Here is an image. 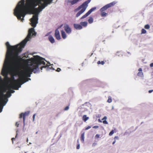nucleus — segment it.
<instances>
[{
    "instance_id": "obj_43",
    "label": "nucleus",
    "mask_w": 153,
    "mask_h": 153,
    "mask_svg": "<svg viewBox=\"0 0 153 153\" xmlns=\"http://www.w3.org/2000/svg\"><path fill=\"white\" fill-rule=\"evenodd\" d=\"M150 66L151 67H153V63H151L150 65Z\"/></svg>"
},
{
    "instance_id": "obj_20",
    "label": "nucleus",
    "mask_w": 153,
    "mask_h": 153,
    "mask_svg": "<svg viewBox=\"0 0 153 153\" xmlns=\"http://www.w3.org/2000/svg\"><path fill=\"white\" fill-rule=\"evenodd\" d=\"M101 15L102 17H105L107 15V13H105V12L103 11H100Z\"/></svg>"
},
{
    "instance_id": "obj_61",
    "label": "nucleus",
    "mask_w": 153,
    "mask_h": 153,
    "mask_svg": "<svg viewBox=\"0 0 153 153\" xmlns=\"http://www.w3.org/2000/svg\"><path fill=\"white\" fill-rule=\"evenodd\" d=\"M48 64H50V63H49V62H48Z\"/></svg>"
},
{
    "instance_id": "obj_15",
    "label": "nucleus",
    "mask_w": 153,
    "mask_h": 153,
    "mask_svg": "<svg viewBox=\"0 0 153 153\" xmlns=\"http://www.w3.org/2000/svg\"><path fill=\"white\" fill-rule=\"evenodd\" d=\"M96 8H97L96 7H93L91 9L87 12L90 15L91 13V12L95 10Z\"/></svg>"
},
{
    "instance_id": "obj_2",
    "label": "nucleus",
    "mask_w": 153,
    "mask_h": 153,
    "mask_svg": "<svg viewBox=\"0 0 153 153\" xmlns=\"http://www.w3.org/2000/svg\"><path fill=\"white\" fill-rule=\"evenodd\" d=\"M116 3H117V2L116 1H113L112 2H111L109 4H107L106 5H105L103 7H102L100 9V11H103L106 10L108 8L114 6L115 4H116Z\"/></svg>"
},
{
    "instance_id": "obj_28",
    "label": "nucleus",
    "mask_w": 153,
    "mask_h": 153,
    "mask_svg": "<svg viewBox=\"0 0 153 153\" xmlns=\"http://www.w3.org/2000/svg\"><path fill=\"white\" fill-rule=\"evenodd\" d=\"M69 109V106H66L65 108L64 109V110L65 111H67Z\"/></svg>"
},
{
    "instance_id": "obj_36",
    "label": "nucleus",
    "mask_w": 153,
    "mask_h": 153,
    "mask_svg": "<svg viewBox=\"0 0 153 153\" xmlns=\"http://www.w3.org/2000/svg\"><path fill=\"white\" fill-rule=\"evenodd\" d=\"M119 139V138L118 137V136H115L114 137V139L115 140H118Z\"/></svg>"
},
{
    "instance_id": "obj_56",
    "label": "nucleus",
    "mask_w": 153,
    "mask_h": 153,
    "mask_svg": "<svg viewBox=\"0 0 153 153\" xmlns=\"http://www.w3.org/2000/svg\"><path fill=\"white\" fill-rule=\"evenodd\" d=\"M38 131L36 132V134H37L38 133Z\"/></svg>"
},
{
    "instance_id": "obj_37",
    "label": "nucleus",
    "mask_w": 153,
    "mask_h": 153,
    "mask_svg": "<svg viewBox=\"0 0 153 153\" xmlns=\"http://www.w3.org/2000/svg\"><path fill=\"white\" fill-rule=\"evenodd\" d=\"M61 71V69L59 68H57V70H56V71H58V72H59Z\"/></svg>"
},
{
    "instance_id": "obj_48",
    "label": "nucleus",
    "mask_w": 153,
    "mask_h": 153,
    "mask_svg": "<svg viewBox=\"0 0 153 153\" xmlns=\"http://www.w3.org/2000/svg\"><path fill=\"white\" fill-rule=\"evenodd\" d=\"M15 139V138H12V139H11V140H12V143H13V140L14 139Z\"/></svg>"
},
{
    "instance_id": "obj_42",
    "label": "nucleus",
    "mask_w": 153,
    "mask_h": 153,
    "mask_svg": "<svg viewBox=\"0 0 153 153\" xmlns=\"http://www.w3.org/2000/svg\"><path fill=\"white\" fill-rule=\"evenodd\" d=\"M105 64V62L104 61H102L101 62V64L102 65H103Z\"/></svg>"
},
{
    "instance_id": "obj_62",
    "label": "nucleus",
    "mask_w": 153,
    "mask_h": 153,
    "mask_svg": "<svg viewBox=\"0 0 153 153\" xmlns=\"http://www.w3.org/2000/svg\"><path fill=\"white\" fill-rule=\"evenodd\" d=\"M25 152V153H27V152Z\"/></svg>"
},
{
    "instance_id": "obj_22",
    "label": "nucleus",
    "mask_w": 153,
    "mask_h": 153,
    "mask_svg": "<svg viewBox=\"0 0 153 153\" xmlns=\"http://www.w3.org/2000/svg\"><path fill=\"white\" fill-rule=\"evenodd\" d=\"M55 36L57 40H59L61 39V37L60 34L55 35Z\"/></svg>"
},
{
    "instance_id": "obj_29",
    "label": "nucleus",
    "mask_w": 153,
    "mask_h": 153,
    "mask_svg": "<svg viewBox=\"0 0 153 153\" xmlns=\"http://www.w3.org/2000/svg\"><path fill=\"white\" fill-rule=\"evenodd\" d=\"M103 124H108V122L106 120H104L102 122Z\"/></svg>"
},
{
    "instance_id": "obj_50",
    "label": "nucleus",
    "mask_w": 153,
    "mask_h": 153,
    "mask_svg": "<svg viewBox=\"0 0 153 153\" xmlns=\"http://www.w3.org/2000/svg\"><path fill=\"white\" fill-rule=\"evenodd\" d=\"M96 144V143H94L93 144L92 146H95Z\"/></svg>"
},
{
    "instance_id": "obj_30",
    "label": "nucleus",
    "mask_w": 153,
    "mask_h": 153,
    "mask_svg": "<svg viewBox=\"0 0 153 153\" xmlns=\"http://www.w3.org/2000/svg\"><path fill=\"white\" fill-rule=\"evenodd\" d=\"M26 54H27L26 53H23V55H24L23 57H25L26 58H27V57H29L28 55L27 56V55H26Z\"/></svg>"
},
{
    "instance_id": "obj_3",
    "label": "nucleus",
    "mask_w": 153,
    "mask_h": 153,
    "mask_svg": "<svg viewBox=\"0 0 153 153\" xmlns=\"http://www.w3.org/2000/svg\"><path fill=\"white\" fill-rule=\"evenodd\" d=\"M91 0H87L84 2L81 5L79 6L77 8L74 10L75 12H76L81 8L82 9L83 7H85L86 6H88V4L91 2Z\"/></svg>"
},
{
    "instance_id": "obj_14",
    "label": "nucleus",
    "mask_w": 153,
    "mask_h": 153,
    "mask_svg": "<svg viewBox=\"0 0 153 153\" xmlns=\"http://www.w3.org/2000/svg\"><path fill=\"white\" fill-rule=\"evenodd\" d=\"M89 119V117H87V116L86 115H84L82 117V119L85 122H86Z\"/></svg>"
},
{
    "instance_id": "obj_46",
    "label": "nucleus",
    "mask_w": 153,
    "mask_h": 153,
    "mask_svg": "<svg viewBox=\"0 0 153 153\" xmlns=\"http://www.w3.org/2000/svg\"><path fill=\"white\" fill-rule=\"evenodd\" d=\"M119 52H117L116 54V55H117L119 56H120V55L119 54Z\"/></svg>"
},
{
    "instance_id": "obj_41",
    "label": "nucleus",
    "mask_w": 153,
    "mask_h": 153,
    "mask_svg": "<svg viewBox=\"0 0 153 153\" xmlns=\"http://www.w3.org/2000/svg\"><path fill=\"white\" fill-rule=\"evenodd\" d=\"M138 71H139V72H142V69L141 68H139V69H138Z\"/></svg>"
},
{
    "instance_id": "obj_55",
    "label": "nucleus",
    "mask_w": 153,
    "mask_h": 153,
    "mask_svg": "<svg viewBox=\"0 0 153 153\" xmlns=\"http://www.w3.org/2000/svg\"><path fill=\"white\" fill-rule=\"evenodd\" d=\"M83 64H84V63H82V66H83Z\"/></svg>"
},
{
    "instance_id": "obj_59",
    "label": "nucleus",
    "mask_w": 153,
    "mask_h": 153,
    "mask_svg": "<svg viewBox=\"0 0 153 153\" xmlns=\"http://www.w3.org/2000/svg\"><path fill=\"white\" fill-rule=\"evenodd\" d=\"M29 144H31V143H30H30H29Z\"/></svg>"
},
{
    "instance_id": "obj_47",
    "label": "nucleus",
    "mask_w": 153,
    "mask_h": 153,
    "mask_svg": "<svg viewBox=\"0 0 153 153\" xmlns=\"http://www.w3.org/2000/svg\"><path fill=\"white\" fill-rule=\"evenodd\" d=\"M101 62H100V61H99L97 62V63L98 64H101Z\"/></svg>"
},
{
    "instance_id": "obj_34",
    "label": "nucleus",
    "mask_w": 153,
    "mask_h": 153,
    "mask_svg": "<svg viewBox=\"0 0 153 153\" xmlns=\"http://www.w3.org/2000/svg\"><path fill=\"white\" fill-rule=\"evenodd\" d=\"M98 128H99V126H94L93 127V128H95V129Z\"/></svg>"
},
{
    "instance_id": "obj_32",
    "label": "nucleus",
    "mask_w": 153,
    "mask_h": 153,
    "mask_svg": "<svg viewBox=\"0 0 153 153\" xmlns=\"http://www.w3.org/2000/svg\"><path fill=\"white\" fill-rule=\"evenodd\" d=\"M91 127L90 126H88L87 127L85 128V130H87L91 128Z\"/></svg>"
},
{
    "instance_id": "obj_25",
    "label": "nucleus",
    "mask_w": 153,
    "mask_h": 153,
    "mask_svg": "<svg viewBox=\"0 0 153 153\" xmlns=\"http://www.w3.org/2000/svg\"><path fill=\"white\" fill-rule=\"evenodd\" d=\"M146 32V30L144 29H142L141 30V34H145Z\"/></svg>"
},
{
    "instance_id": "obj_16",
    "label": "nucleus",
    "mask_w": 153,
    "mask_h": 153,
    "mask_svg": "<svg viewBox=\"0 0 153 153\" xmlns=\"http://www.w3.org/2000/svg\"><path fill=\"white\" fill-rule=\"evenodd\" d=\"M23 132H25V131L26 128H25V119L24 117L23 119Z\"/></svg>"
},
{
    "instance_id": "obj_49",
    "label": "nucleus",
    "mask_w": 153,
    "mask_h": 153,
    "mask_svg": "<svg viewBox=\"0 0 153 153\" xmlns=\"http://www.w3.org/2000/svg\"><path fill=\"white\" fill-rule=\"evenodd\" d=\"M62 25H60V26L58 27V29H59V28H61V27L62 26Z\"/></svg>"
},
{
    "instance_id": "obj_58",
    "label": "nucleus",
    "mask_w": 153,
    "mask_h": 153,
    "mask_svg": "<svg viewBox=\"0 0 153 153\" xmlns=\"http://www.w3.org/2000/svg\"><path fill=\"white\" fill-rule=\"evenodd\" d=\"M114 108V107L113 106H112V109H113Z\"/></svg>"
},
{
    "instance_id": "obj_53",
    "label": "nucleus",
    "mask_w": 153,
    "mask_h": 153,
    "mask_svg": "<svg viewBox=\"0 0 153 153\" xmlns=\"http://www.w3.org/2000/svg\"><path fill=\"white\" fill-rule=\"evenodd\" d=\"M17 134H17V133L16 134V137L17 136Z\"/></svg>"
},
{
    "instance_id": "obj_9",
    "label": "nucleus",
    "mask_w": 153,
    "mask_h": 153,
    "mask_svg": "<svg viewBox=\"0 0 153 153\" xmlns=\"http://www.w3.org/2000/svg\"><path fill=\"white\" fill-rule=\"evenodd\" d=\"M48 39L50 42L52 44L55 42V40L53 36L50 35L48 36Z\"/></svg>"
},
{
    "instance_id": "obj_39",
    "label": "nucleus",
    "mask_w": 153,
    "mask_h": 153,
    "mask_svg": "<svg viewBox=\"0 0 153 153\" xmlns=\"http://www.w3.org/2000/svg\"><path fill=\"white\" fill-rule=\"evenodd\" d=\"M36 114H34L33 116V121L35 118V116Z\"/></svg>"
},
{
    "instance_id": "obj_21",
    "label": "nucleus",
    "mask_w": 153,
    "mask_h": 153,
    "mask_svg": "<svg viewBox=\"0 0 153 153\" xmlns=\"http://www.w3.org/2000/svg\"><path fill=\"white\" fill-rule=\"evenodd\" d=\"M138 76L143 77V73L142 72H139L137 74Z\"/></svg>"
},
{
    "instance_id": "obj_8",
    "label": "nucleus",
    "mask_w": 153,
    "mask_h": 153,
    "mask_svg": "<svg viewBox=\"0 0 153 153\" xmlns=\"http://www.w3.org/2000/svg\"><path fill=\"white\" fill-rule=\"evenodd\" d=\"M74 27L76 30H81L82 29V27L80 24H75L74 25Z\"/></svg>"
},
{
    "instance_id": "obj_33",
    "label": "nucleus",
    "mask_w": 153,
    "mask_h": 153,
    "mask_svg": "<svg viewBox=\"0 0 153 153\" xmlns=\"http://www.w3.org/2000/svg\"><path fill=\"white\" fill-rule=\"evenodd\" d=\"M23 113H22L20 114L19 116L20 118H22V117H23Z\"/></svg>"
},
{
    "instance_id": "obj_1",
    "label": "nucleus",
    "mask_w": 153,
    "mask_h": 153,
    "mask_svg": "<svg viewBox=\"0 0 153 153\" xmlns=\"http://www.w3.org/2000/svg\"><path fill=\"white\" fill-rule=\"evenodd\" d=\"M48 0H21L19 1L14 9V14L19 20L22 22L24 20V17L29 12L30 14H33L30 19V25L33 27L28 30V33L26 37L19 44L15 46L11 45L9 42H7L5 45L7 48H24L27 42L30 40L32 36L36 34L34 27H36L38 23L39 13L47 7L50 3Z\"/></svg>"
},
{
    "instance_id": "obj_51",
    "label": "nucleus",
    "mask_w": 153,
    "mask_h": 153,
    "mask_svg": "<svg viewBox=\"0 0 153 153\" xmlns=\"http://www.w3.org/2000/svg\"><path fill=\"white\" fill-rule=\"evenodd\" d=\"M115 142H116V140H114V141L112 143V144H114L115 143Z\"/></svg>"
},
{
    "instance_id": "obj_52",
    "label": "nucleus",
    "mask_w": 153,
    "mask_h": 153,
    "mask_svg": "<svg viewBox=\"0 0 153 153\" xmlns=\"http://www.w3.org/2000/svg\"><path fill=\"white\" fill-rule=\"evenodd\" d=\"M98 120H99V121L100 122H102V121L101 120H100V119H99Z\"/></svg>"
},
{
    "instance_id": "obj_23",
    "label": "nucleus",
    "mask_w": 153,
    "mask_h": 153,
    "mask_svg": "<svg viewBox=\"0 0 153 153\" xmlns=\"http://www.w3.org/2000/svg\"><path fill=\"white\" fill-rule=\"evenodd\" d=\"M59 34H60L59 31L58 29H56L55 31V35Z\"/></svg>"
},
{
    "instance_id": "obj_24",
    "label": "nucleus",
    "mask_w": 153,
    "mask_h": 153,
    "mask_svg": "<svg viewBox=\"0 0 153 153\" xmlns=\"http://www.w3.org/2000/svg\"><path fill=\"white\" fill-rule=\"evenodd\" d=\"M112 100L111 97L110 96H109L108 97L107 102H108L109 103H111L112 102Z\"/></svg>"
},
{
    "instance_id": "obj_26",
    "label": "nucleus",
    "mask_w": 153,
    "mask_h": 153,
    "mask_svg": "<svg viewBox=\"0 0 153 153\" xmlns=\"http://www.w3.org/2000/svg\"><path fill=\"white\" fill-rule=\"evenodd\" d=\"M144 27L146 29H149L150 28V26L149 25L147 24Z\"/></svg>"
},
{
    "instance_id": "obj_6",
    "label": "nucleus",
    "mask_w": 153,
    "mask_h": 153,
    "mask_svg": "<svg viewBox=\"0 0 153 153\" xmlns=\"http://www.w3.org/2000/svg\"><path fill=\"white\" fill-rule=\"evenodd\" d=\"M80 0H66L65 1L67 3L68 5H69V4L70 3L71 5H73L74 4L77 3Z\"/></svg>"
},
{
    "instance_id": "obj_10",
    "label": "nucleus",
    "mask_w": 153,
    "mask_h": 153,
    "mask_svg": "<svg viewBox=\"0 0 153 153\" xmlns=\"http://www.w3.org/2000/svg\"><path fill=\"white\" fill-rule=\"evenodd\" d=\"M46 68V70L47 71H49L50 70H51V69H52L53 70H54V68H53L52 67H51V68L49 67V66H48V64L47 65H45V66H43L41 68V70L42 69V68Z\"/></svg>"
},
{
    "instance_id": "obj_35",
    "label": "nucleus",
    "mask_w": 153,
    "mask_h": 153,
    "mask_svg": "<svg viewBox=\"0 0 153 153\" xmlns=\"http://www.w3.org/2000/svg\"><path fill=\"white\" fill-rule=\"evenodd\" d=\"M107 119V117L106 116H104L103 118L102 119V120H106Z\"/></svg>"
},
{
    "instance_id": "obj_63",
    "label": "nucleus",
    "mask_w": 153,
    "mask_h": 153,
    "mask_svg": "<svg viewBox=\"0 0 153 153\" xmlns=\"http://www.w3.org/2000/svg\"><path fill=\"white\" fill-rule=\"evenodd\" d=\"M33 153H35L34 152H33Z\"/></svg>"
},
{
    "instance_id": "obj_11",
    "label": "nucleus",
    "mask_w": 153,
    "mask_h": 153,
    "mask_svg": "<svg viewBox=\"0 0 153 153\" xmlns=\"http://www.w3.org/2000/svg\"><path fill=\"white\" fill-rule=\"evenodd\" d=\"M61 32L62 37L64 39H65L67 37V36L65 32L63 30H62Z\"/></svg>"
},
{
    "instance_id": "obj_18",
    "label": "nucleus",
    "mask_w": 153,
    "mask_h": 153,
    "mask_svg": "<svg viewBox=\"0 0 153 153\" xmlns=\"http://www.w3.org/2000/svg\"><path fill=\"white\" fill-rule=\"evenodd\" d=\"M88 23L89 24L92 23L93 22V18L91 16H90L89 17V19H88Z\"/></svg>"
},
{
    "instance_id": "obj_38",
    "label": "nucleus",
    "mask_w": 153,
    "mask_h": 153,
    "mask_svg": "<svg viewBox=\"0 0 153 153\" xmlns=\"http://www.w3.org/2000/svg\"><path fill=\"white\" fill-rule=\"evenodd\" d=\"M51 33V32H48V33L45 35V36H48L50 34V33Z\"/></svg>"
},
{
    "instance_id": "obj_27",
    "label": "nucleus",
    "mask_w": 153,
    "mask_h": 153,
    "mask_svg": "<svg viewBox=\"0 0 153 153\" xmlns=\"http://www.w3.org/2000/svg\"><path fill=\"white\" fill-rule=\"evenodd\" d=\"M114 133V131L113 130H112L109 133V136H111Z\"/></svg>"
},
{
    "instance_id": "obj_54",
    "label": "nucleus",
    "mask_w": 153,
    "mask_h": 153,
    "mask_svg": "<svg viewBox=\"0 0 153 153\" xmlns=\"http://www.w3.org/2000/svg\"><path fill=\"white\" fill-rule=\"evenodd\" d=\"M77 142L78 143H79V140H77Z\"/></svg>"
},
{
    "instance_id": "obj_31",
    "label": "nucleus",
    "mask_w": 153,
    "mask_h": 153,
    "mask_svg": "<svg viewBox=\"0 0 153 153\" xmlns=\"http://www.w3.org/2000/svg\"><path fill=\"white\" fill-rule=\"evenodd\" d=\"M80 148V144L79 143L78 144H77V146H76V149H78Z\"/></svg>"
},
{
    "instance_id": "obj_5",
    "label": "nucleus",
    "mask_w": 153,
    "mask_h": 153,
    "mask_svg": "<svg viewBox=\"0 0 153 153\" xmlns=\"http://www.w3.org/2000/svg\"><path fill=\"white\" fill-rule=\"evenodd\" d=\"M64 30L66 33L68 34H70L71 32V30L68 25L65 24L64 25Z\"/></svg>"
},
{
    "instance_id": "obj_12",
    "label": "nucleus",
    "mask_w": 153,
    "mask_h": 153,
    "mask_svg": "<svg viewBox=\"0 0 153 153\" xmlns=\"http://www.w3.org/2000/svg\"><path fill=\"white\" fill-rule=\"evenodd\" d=\"M80 24L82 26L85 27L87 25L88 23L86 21L81 22H80Z\"/></svg>"
},
{
    "instance_id": "obj_44",
    "label": "nucleus",
    "mask_w": 153,
    "mask_h": 153,
    "mask_svg": "<svg viewBox=\"0 0 153 153\" xmlns=\"http://www.w3.org/2000/svg\"><path fill=\"white\" fill-rule=\"evenodd\" d=\"M153 91V90H150L149 91V93H151Z\"/></svg>"
},
{
    "instance_id": "obj_4",
    "label": "nucleus",
    "mask_w": 153,
    "mask_h": 153,
    "mask_svg": "<svg viewBox=\"0 0 153 153\" xmlns=\"http://www.w3.org/2000/svg\"><path fill=\"white\" fill-rule=\"evenodd\" d=\"M90 105L89 102H86L84 104L80 106V111L83 112L86 111L88 109V107Z\"/></svg>"
},
{
    "instance_id": "obj_60",
    "label": "nucleus",
    "mask_w": 153,
    "mask_h": 153,
    "mask_svg": "<svg viewBox=\"0 0 153 153\" xmlns=\"http://www.w3.org/2000/svg\"><path fill=\"white\" fill-rule=\"evenodd\" d=\"M18 130H17L16 131V132H17V133L18 132Z\"/></svg>"
},
{
    "instance_id": "obj_40",
    "label": "nucleus",
    "mask_w": 153,
    "mask_h": 153,
    "mask_svg": "<svg viewBox=\"0 0 153 153\" xmlns=\"http://www.w3.org/2000/svg\"><path fill=\"white\" fill-rule=\"evenodd\" d=\"M19 124L18 123V122H16V126L17 127H18L19 126Z\"/></svg>"
},
{
    "instance_id": "obj_19",
    "label": "nucleus",
    "mask_w": 153,
    "mask_h": 153,
    "mask_svg": "<svg viewBox=\"0 0 153 153\" xmlns=\"http://www.w3.org/2000/svg\"><path fill=\"white\" fill-rule=\"evenodd\" d=\"M89 14L88 13V12L86 13L85 15H83L81 18H80V19H84L87 16H88Z\"/></svg>"
},
{
    "instance_id": "obj_57",
    "label": "nucleus",
    "mask_w": 153,
    "mask_h": 153,
    "mask_svg": "<svg viewBox=\"0 0 153 153\" xmlns=\"http://www.w3.org/2000/svg\"><path fill=\"white\" fill-rule=\"evenodd\" d=\"M27 142H28V138L27 139Z\"/></svg>"
},
{
    "instance_id": "obj_17",
    "label": "nucleus",
    "mask_w": 153,
    "mask_h": 153,
    "mask_svg": "<svg viewBox=\"0 0 153 153\" xmlns=\"http://www.w3.org/2000/svg\"><path fill=\"white\" fill-rule=\"evenodd\" d=\"M30 111H27L25 112L23 114V118L24 117L25 119V116H27L30 113Z\"/></svg>"
},
{
    "instance_id": "obj_7",
    "label": "nucleus",
    "mask_w": 153,
    "mask_h": 153,
    "mask_svg": "<svg viewBox=\"0 0 153 153\" xmlns=\"http://www.w3.org/2000/svg\"><path fill=\"white\" fill-rule=\"evenodd\" d=\"M88 6H86L85 7H83L82 9L79 11L76 14V17H78L79 16L82 14L86 10Z\"/></svg>"
},
{
    "instance_id": "obj_45",
    "label": "nucleus",
    "mask_w": 153,
    "mask_h": 153,
    "mask_svg": "<svg viewBox=\"0 0 153 153\" xmlns=\"http://www.w3.org/2000/svg\"><path fill=\"white\" fill-rule=\"evenodd\" d=\"M95 137L97 138H99V135L97 134L96 135Z\"/></svg>"
},
{
    "instance_id": "obj_13",
    "label": "nucleus",
    "mask_w": 153,
    "mask_h": 153,
    "mask_svg": "<svg viewBox=\"0 0 153 153\" xmlns=\"http://www.w3.org/2000/svg\"><path fill=\"white\" fill-rule=\"evenodd\" d=\"M85 134V133L84 132L81 135V141L83 143H84V141Z\"/></svg>"
}]
</instances>
